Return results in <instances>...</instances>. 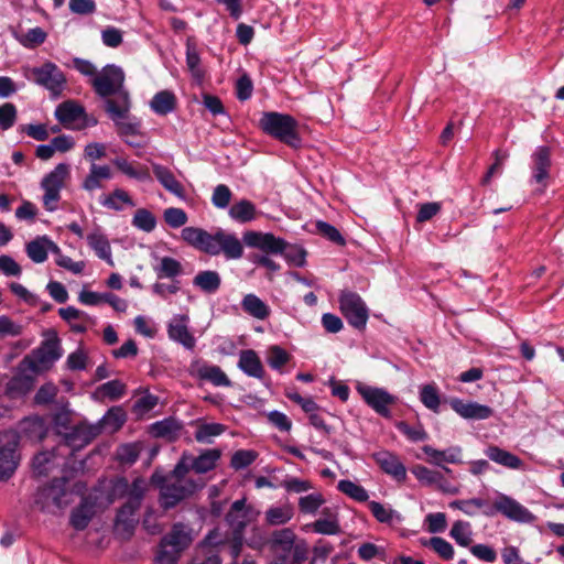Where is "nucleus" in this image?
Here are the masks:
<instances>
[{
    "instance_id": "obj_1",
    "label": "nucleus",
    "mask_w": 564,
    "mask_h": 564,
    "mask_svg": "<svg viewBox=\"0 0 564 564\" xmlns=\"http://www.w3.org/2000/svg\"><path fill=\"white\" fill-rule=\"evenodd\" d=\"M93 434L84 426H77L67 434L65 442L59 444L56 449L41 452L33 458L32 468L36 476H47L56 469H63L66 466V456L74 448L87 445Z\"/></svg>"
},
{
    "instance_id": "obj_2",
    "label": "nucleus",
    "mask_w": 564,
    "mask_h": 564,
    "mask_svg": "<svg viewBox=\"0 0 564 564\" xmlns=\"http://www.w3.org/2000/svg\"><path fill=\"white\" fill-rule=\"evenodd\" d=\"M151 482L160 489V503L164 509L175 507L203 486V484L186 477V474L176 475L175 468L169 476L155 470L151 476Z\"/></svg>"
},
{
    "instance_id": "obj_3",
    "label": "nucleus",
    "mask_w": 564,
    "mask_h": 564,
    "mask_svg": "<svg viewBox=\"0 0 564 564\" xmlns=\"http://www.w3.org/2000/svg\"><path fill=\"white\" fill-rule=\"evenodd\" d=\"M73 501V492L66 486V478L54 479L50 485L39 487L34 505L42 512L56 514Z\"/></svg>"
},
{
    "instance_id": "obj_4",
    "label": "nucleus",
    "mask_w": 564,
    "mask_h": 564,
    "mask_svg": "<svg viewBox=\"0 0 564 564\" xmlns=\"http://www.w3.org/2000/svg\"><path fill=\"white\" fill-rule=\"evenodd\" d=\"M23 74L28 80L45 88L53 96H59L66 86L64 73L53 62H45L35 67H24Z\"/></svg>"
},
{
    "instance_id": "obj_5",
    "label": "nucleus",
    "mask_w": 564,
    "mask_h": 564,
    "mask_svg": "<svg viewBox=\"0 0 564 564\" xmlns=\"http://www.w3.org/2000/svg\"><path fill=\"white\" fill-rule=\"evenodd\" d=\"M70 175V167L66 163L57 164L41 181L43 191L42 203L47 212H55L61 200V192Z\"/></svg>"
},
{
    "instance_id": "obj_6",
    "label": "nucleus",
    "mask_w": 564,
    "mask_h": 564,
    "mask_svg": "<svg viewBox=\"0 0 564 564\" xmlns=\"http://www.w3.org/2000/svg\"><path fill=\"white\" fill-rule=\"evenodd\" d=\"M192 542L191 530L182 524L173 525L171 532L163 538L161 549L156 555L160 564H175L180 553Z\"/></svg>"
},
{
    "instance_id": "obj_7",
    "label": "nucleus",
    "mask_w": 564,
    "mask_h": 564,
    "mask_svg": "<svg viewBox=\"0 0 564 564\" xmlns=\"http://www.w3.org/2000/svg\"><path fill=\"white\" fill-rule=\"evenodd\" d=\"M496 513H500L505 518L520 523H531L535 519L528 508L502 492H496L491 508L484 510L486 517H494Z\"/></svg>"
},
{
    "instance_id": "obj_8",
    "label": "nucleus",
    "mask_w": 564,
    "mask_h": 564,
    "mask_svg": "<svg viewBox=\"0 0 564 564\" xmlns=\"http://www.w3.org/2000/svg\"><path fill=\"white\" fill-rule=\"evenodd\" d=\"M206 253L209 256L224 254L227 260H238L243 256V245L235 234L218 228L209 235Z\"/></svg>"
},
{
    "instance_id": "obj_9",
    "label": "nucleus",
    "mask_w": 564,
    "mask_h": 564,
    "mask_svg": "<svg viewBox=\"0 0 564 564\" xmlns=\"http://www.w3.org/2000/svg\"><path fill=\"white\" fill-rule=\"evenodd\" d=\"M62 357V348L58 338L54 337L42 343L32 356L25 357L21 367L36 373L48 367Z\"/></svg>"
},
{
    "instance_id": "obj_10",
    "label": "nucleus",
    "mask_w": 564,
    "mask_h": 564,
    "mask_svg": "<svg viewBox=\"0 0 564 564\" xmlns=\"http://www.w3.org/2000/svg\"><path fill=\"white\" fill-rule=\"evenodd\" d=\"M339 308L348 324L356 329H364L369 318V310L359 294L343 291L339 295Z\"/></svg>"
},
{
    "instance_id": "obj_11",
    "label": "nucleus",
    "mask_w": 564,
    "mask_h": 564,
    "mask_svg": "<svg viewBox=\"0 0 564 564\" xmlns=\"http://www.w3.org/2000/svg\"><path fill=\"white\" fill-rule=\"evenodd\" d=\"M19 435L14 431L0 432V481L8 480L19 465Z\"/></svg>"
},
{
    "instance_id": "obj_12",
    "label": "nucleus",
    "mask_w": 564,
    "mask_h": 564,
    "mask_svg": "<svg viewBox=\"0 0 564 564\" xmlns=\"http://www.w3.org/2000/svg\"><path fill=\"white\" fill-rule=\"evenodd\" d=\"M123 83L124 73L122 68L116 65H107L91 79L96 93L104 98L119 95L120 93H128L123 88Z\"/></svg>"
},
{
    "instance_id": "obj_13",
    "label": "nucleus",
    "mask_w": 564,
    "mask_h": 564,
    "mask_svg": "<svg viewBox=\"0 0 564 564\" xmlns=\"http://www.w3.org/2000/svg\"><path fill=\"white\" fill-rule=\"evenodd\" d=\"M358 393L368 406H370L379 415L390 419V406L395 404L398 398L389 393L383 388L372 387L368 384H359L357 387Z\"/></svg>"
},
{
    "instance_id": "obj_14",
    "label": "nucleus",
    "mask_w": 564,
    "mask_h": 564,
    "mask_svg": "<svg viewBox=\"0 0 564 564\" xmlns=\"http://www.w3.org/2000/svg\"><path fill=\"white\" fill-rule=\"evenodd\" d=\"M219 457L220 453L217 449H207L197 457L184 453L175 465V474H187L191 469H194L198 474L207 473L215 468Z\"/></svg>"
},
{
    "instance_id": "obj_15",
    "label": "nucleus",
    "mask_w": 564,
    "mask_h": 564,
    "mask_svg": "<svg viewBox=\"0 0 564 564\" xmlns=\"http://www.w3.org/2000/svg\"><path fill=\"white\" fill-rule=\"evenodd\" d=\"M56 119L67 129L79 130L87 126H95L96 120H88L84 108L76 102L65 101L55 109Z\"/></svg>"
},
{
    "instance_id": "obj_16",
    "label": "nucleus",
    "mask_w": 564,
    "mask_h": 564,
    "mask_svg": "<svg viewBox=\"0 0 564 564\" xmlns=\"http://www.w3.org/2000/svg\"><path fill=\"white\" fill-rule=\"evenodd\" d=\"M259 514L252 507L246 506V499L236 500L226 520L234 531L235 540L241 542L245 528L252 522Z\"/></svg>"
},
{
    "instance_id": "obj_17",
    "label": "nucleus",
    "mask_w": 564,
    "mask_h": 564,
    "mask_svg": "<svg viewBox=\"0 0 564 564\" xmlns=\"http://www.w3.org/2000/svg\"><path fill=\"white\" fill-rule=\"evenodd\" d=\"M189 317L186 314H176L167 323V336L171 340L192 350L196 345V339L188 328Z\"/></svg>"
},
{
    "instance_id": "obj_18",
    "label": "nucleus",
    "mask_w": 564,
    "mask_h": 564,
    "mask_svg": "<svg viewBox=\"0 0 564 564\" xmlns=\"http://www.w3.org/2000/svg\"><path fill=\"white\" fill-rule=\"evenodd\" d=\"M242 241L247 247L259 249L268 254L282 252V239L274 237L270 232L247 230L242 235Z\"/></svg>"
},
{
    "instance_id": "obj_19",
    "label": "nucleus",
    "mask_w": 564,
    "mask_h": 564,
    "mask_svg": "<svg viewBox=\"0 0 564 564\" xmlns=\"http://www.w3.org/2000/svg\"><path fill=\"white\" fill-rule=\"evenodd\" d=\"M532 181L546 187L551 170V149L545 145L538 147L532 155Z\"/></svg>"
},
{
    "instance_id": "obj_20",
    "label": "nucleus",
    "mask_w": 564,
    "mask_h": 564,
    "mask_svg": "<svg viewBox=\"0 0 564 564\" xmlns=\"http://www.w3.org/2000/svg\"><path fill=\"white\" fill-rule=\"evenodd\" d=\"M422 451L427 456V462L432 465L442 467L446 473H451L452 470L448 467H445L443 464H462V455L463 451L459 446H451L446 449L440 451L430 445H424Z\"/></svg>"
},
{
    "instance_id": "obj_21",
    "label": "nucleus",
    "mask_w": 564,
    "mask_h": 564,
    "mask_svg": "<svg viewBox=\"0 0 564 564\" xmlns=\"http://www.w3.org/2000/svg\"><path fill=\"white\" fill-rule=\"evenodd\" d=\"M372 458L386 474L395 480L403 481L406 478L405 466L392 452L379 451L372 454Z\"/></svg>"
},
{
    "instance_id": "obj_22",
    "label": "nucleus",
    "mask_w": 564,
    "mask_h": 564,
    "mask_svg": "<svg viewBox=\"0 0 564 564\" xmlns=\"http://www.w3.org/2000/svg\"><path fill=\"white\" fill-rule=\"evenodd\" d=\"M307 556V543L304 540L295 539L292 531L284 529V563L303 564Z\"/></svg>"
},
{
    "instance_id": "obj_23",
    "label": "nucleus",
    "mask_w": 564,
    "mask_h": 564,
    "mask_svg": "<svg viewBox=\"0 0 564 564\" xmlns=\"http://www.w3.org/2000/svg\"><path fill=\"white\" fill-rule=\"evenodd\" d=\"M449 404L458 415L467 420H486L494 413L492 409L488 405L477 402H464L458 398L452 399Z\"/></svg>"
},
{
    "instance_id": "obj_24",
    "label": "nucleus",
    "mask_w": 564,
    "mask_h": 564,
    "mask_svg": "<svg viewBox=\"0 0 564 564\" xmlns=\"http://www.w3.org/2000/svg\"><path fill=\"white\" fill-rule=\"evenodd\" d=\"M192 373L200 380L208 381L216 387H229L230 380L220 367L208 365L205 362H196L192 365Z\"/></svg>"
},
{
    "instance_id": "obj_25",
    "label": "nucleus",
    "mask_w": 564,
    "mask_h": 564,
    "mask_svg": "<svg viewBox=\"0 0 564 564\" xmlns=\"http://www.w3.org/2000/svg\"><path fill=\"white\" fill-rule=\"evenodd\" d=\"M25 251L33 262L42 263L47 259L48 252L59 253V247L46 236H42L30 241Z\"/></svg>"
},
{
    "instance_id": "obj_26",
    "label": "nucleus",
    "mask_w": 564,
    "mask_h": 564,
    "mask_svg": "<svg viewBox=\"0 0 564 564\" xmlns=\"http://www.w3.org/2000/svg\"><path fill=\"white\" fill-rule=\"evenodd\" d=\"M152 170L159 183L167 192L181 199L186 198L184 186L176 180L175 175L169 167L158 163H152Z\"/></svg>"
},
{
    "instance_id": "obj_27",
    "label": "nucleus",
    "mask_w": 564,
    "mask_h": 564,
    "mask_svg": "<svg viewBox=\"0 0 564 564\" xmlns=\"http://www.w3.org/2000/svg\"><path fill=\"white\" fill-rule=\"evenodd\" d=\"M89 247L95 251L96 256L106 261L109 265H113L110 242L100 228L94 229L86 237Z\"/></svg>"
},
{
    "instance_id": "obj_28",
    "label": "nucleus",
    "mask_w": 564,
    "mask_h": 564,
    "mask_svg": "<svg viewBox=\"0 0 564 564\" xmlns=\"http://www.w3.org/2000/svg\"><path fill=\"white\" fill-rule=\"evenodd\" d=\"M484 453L491 462L506 468L521 469L523 466L522 459H520L517 455L497 445L488 446Z\"/></svg>"
},
{
    "instance_id": "obj_29",
    "label": "nucleus",
    "mask_w": 564,
    "mask_h": 564,
    "mask_svg": "<svg viewBox=\"0 0 564 564\" xmlns=\"http://www.w3.org/2000/svg\"><path fill=\"white\" fill-rule=\"evenodd\" d=\"M112 178V171L109 165H99L93 163L89 167V173L85 177L82 186L87 192H93L102 187V181Z\"/></svg>"
},
{
    "instance_id": "obj_30",
    "label": "nucleus",
    "mask_w": 564,
    "mask_h": 564,
    "mask_svg": "<svg viewBox=\"0 0 564 564\" xmlns=\"http://www.w3.org/2000/svg\"><path fill=\"white\" fill-rule=\"evenodd\" d=\"M153 271L158 279H175L183 273L182 263L172 257H155Z\"/></svg>"
},
{
    "instance_id": "obj_31",
    "label": "nucleus",
    "mask_w": 564,
    "mask_h": 564,
    "mask_svg": "<svg viewBox=\"0 0 564 564\" xmlns=\"http://www.w3.org/2000/svg\"><path fill=\"white\" fill-rule=\"evenodd\" d=\"M306 132V126L299 123L293 117L284 115V144L299 149Z\"/></svg>"
},
{
    "instance_id": "obj_32",
    "label": "nucleus",
    "mask_w": 564,
    "mask_h": 564,
    "mask_svg": "<svg viewBox=\"0 0 564 564\" xmlns=\"http://www.w3.org/2000/svg\"><path fill=\"white\" fill-rule=\"evenodd\" d=\"M99 204L104 206L105 208L115 210V212H121L123 210L124 206L134 207L135 204L132 200V198L129 196V194L121 189L116 188L109 194H104L99 197Z\"/></svg>"
},
{
    "instance_id": "obj_33",
    "label": "nucleus",
    "mask_w": 564,
    "mask_h": 564,
    "mask_svg": "<svg viewBox=\"0 0 564 564\" xmlns=\"http://www.w3.org/2000/svg\"><path fill=\"white\" fill-rule=\"evenodd\" d=\"M95 514V503L88 499H84L82 503L75 508L69 518L70 525L75 530H84L89 524Z\"/></svg>"
},
{
    "instance_id": "obj_34",
    "label": "nucleus",
    "mask_w": 564,
    "mask_h": 564,
    "mask_svg": "<svg viewBox=\"0 0 564 564\" xmlns=\"http://www.w3.org/2000/svg\"><path fill=\"white\" fill-rule=\"evenodd\" d=\"M221 284V278L217 271L204 270L199 271L193 278V285L206 294L216 293Z\"/></svg>"
},
{
    "instance_id": "obj_35",
    "label": "nucleus",
    "mask_w": 564,
    "mask_h": 564,
    "mask_svg": "<svg viewBox=\"0 0 564 564\" xmlns=\"http://www.w3.org/2000/svg\"><path fill=\"white\" fill-rule=\"evenodd\" d=\"M116 96L117 99H107L105 102L106 111L113 122L127 118L131 107L128 93H120Z\"/></svg>"
},
{
    "instance_id": "obj_36",
    "label": "nucleus",
    "mask_w": 564,
    "mask_h": 564,
    "mask_svg": "<svg viewBox=\"0 0 564 564\" xmlns=\"http://www.w3.org/2000/svg\"><path fill=\"white\" fill-rule=\"evenodd\" d=\"M209 235L207 230L198 227H184L181 231V238L188 246L206 253L207 245L209 240Z\"/></svg>"
},
{
    "instance_id": "obj_37",
    "label": "nucleus",
    "mask_w": 564,
    "mask_h": 564,
    "mask_svg": "<svg viewBox=\"0 0 564 564\" xmlns=\"http://www.w3.org/2000/svg\"><path fill=\"white\" fill-rule=\"evenodd\" d=\"M150 108L159 116H166L175 110L176 96L171 90H161L151 99Z\"/></svg>"
},
{
    "instance_id": "obj_38",
    "label": "nucleus",
    "mask_w": 564,
    "mask_h": 564,
    "mask_svg": "<svg viewBox=\"0 0 564 564\" xmlns=\"http://www.w3.org/2000/svg\"><path fill=\"white\" fill-rule=\"evenodd\" d=\"M368 507L375 519L380 523L393 525L401 523L403 520L402 516L397 510L381 502L372 500L368 502Z\"/></svg>"
},
{
    "instance_id": "obj_39",
    "label": "nucleus",
    "mask_w": 564,
    "mask_h": 564,
    "mask_svg": "<svg viewBox=\"0 0 564 564\" xmlns=\"http://www.w3.org/2000/svg\"><path fill=\"white\" fill-rule=\"evenodd\" d=\"M229 217L240 224L250 223L257 217L256 205L248 199L236 202L229 207Z\"/></svg>"
},
{
    "instance_id": "obj_40",
    "label": "nucleus",
    "mask_w": 564,
    "mask_h": 564,
    "mask_svg": "<svg viewBox=\"0 0 564 564\" xmlns=\"http://www.w3.org/2000/svg\"><path fill=\"white\" fill-rule=\"evenodd\" d=\"M28 369H23L20 366V372L17 373L7 386V391L11 397H20L30 392L34 386V377L32 375H26L24 371Z\"/></svg>"
},
{
    "instance_id": "obj_41",
    "label": "nucleus",
    "mask_w": 564,
    "mask_h": 564,
    "mask_svg": "<svg viewBox=\"0 0 564 564\" xmlns=\"http://www.w3.org/2000/svg\"><path fill=\"white\" fill-rule=\"evenodd\" d=\"M238 367L249 377L260 378L263 373L261 361L253 350L240 352Z\"/></svg>"
},
{
    "instance_id": "obj_42",
    "label": "nucleus",
    "mask_w": 564,
    "mask_h": 564,
    "mask_svg": "<svg viewBox=\"0 0 564 564\" xmlns=\"http://www.w3.org/2000/svg\"><path fill=\"white\" fill-rule=\"evenodd\" d=\"M182 430V423L173 417L164 419L151 425V434L167 440L175 438Z\"/></svg>"
},
{
    "instance_id": "obj_43",
    "label": "nucleus",
    "mask_w": 564,
    "mask_h": 564,
    "mask_svg": "<svg viewBox=\"0 0 564 564\" xmlns=\"http://www.w3.org/2000/svg\"><path fill=\"white\" fill-rule=\"evenodd\" d=\"M140 507L133 500H128L127 503L119 510L116 520V529L118 531L123 530L131 533L135 523L134 512Z\"/></svg>"
},
{
    "instance_id": "obj_44",
    "label": "nucleus",
    "mask_w": 564,
    "mask_h": 564,
    "mask_svg": "<svg viewBox=\"0 0 564 564\" xmlns=\"http://www.w3.org/2000/svg\"><path fill=\"white\" fill-rule=\"evenodd\" d=\"M241 305L246 313L258 319L267 318L270 312L268 305L254 294H247Z\"/></svg>"
},
{
    "instance_id": "obj_45",
    "label": "nucleus",
    "mask_w": 564,
    "mask_h": 564,
    "mask_svg": "<svg viewBox=\"0 0 564 564\" xmlns=\"http://www.w3.org/2000/svg\"><path fill=\"white\" fill-rule=\"evenodd\" d=\"M126 412L120 406H113L100 420L101 429L113 433L118 431L126 422Z\"/></svg>"
},
{
    "instance_id": "obj_46",
    "label": "nucleus",
    "mask_w": 564,
    "mask_h": 564,
    "mask_svg": "<svg viewBox=\"0 0 564 564\" xmlns=\"http://www.w3.org/2000/svg\"><path fill=\"white\" fill-rule=\"evenodd\" d=\"M186 65L193 78L200 83L205 76V70L200 63V56L195 44L187 42L186 44Z\"/></svg>"
},
{
    "instance_id": "obj_47",
    "label": "nucleus",
    "mask_w": 564,
    "mask_h": 564,
    "mask_svg": "<svg viewBox=\"0 0 564 564\" xmlns=\"http://www.w3.org/2000/svg\"><path fill=\"white\" fill-rule=\"evenodd\" d=\"M113 123L117 127L119 135L124 139L126 143L129 145H135L128 138L140 134L141 121L138 118L128 115L127 118L120 119Z\"/></svg>"
},
{
    "instance_id": "obj_48",
    "label": "nucleus",
    "mask_w": 564,
    "mask_h": 564,
    "mask_svg": "<svg viewBox=\"0 0 564 564\" xmlns=\"http://www.w3.org/2000/svg\"><path fill=\"white\" fill-rule=\"evenodd\" d=\"M337 489L350 499L358 502H366L369 499L368 491L359 484L349 479H341L337 484Z\"/></svg>"
},
{
    "instance_id": "obj_49",
    "label": "nucleus",
    "mask_w": 564,
    "mask_h": 564,
    "mask_svg": "<svg viewBox=\"0 0 564 564\" xmlns=\"http://www.w3.org/2000/svg\"><path fill=\"white\" fill-rule=\"evenodd\" d=\"M420 400L429 410L438 413L441 397L435 384L429 383L420 388Z\"/></svg>"
},
{
    "instance_id": "obj_50",
    "label": "nucleus",
    "mask_w": 564,
    "mask_h": 564,
    "mask_svg": "<svg viewBox=\"0 0 564 564\" xmlns=\"http://www.w3.org/2000/svg\"><path fill=\"white\" fill-rule=\"evenodd\" d=\"M112 163L120 172H122L124 175H127L130 178H134V180L141 181V182L150 180V173L147 169L138 170L123 158H116L112 161Z\"/></svg>"
},
{
    "instance_id": "obj_51",
    "label": "nucleus",
    "mask_w": 564,
    "mask_h": 564,
    "mask_svg": "<svg viewBox=\"0 0 564 564\" xmlns=\"http://www.w3.org/2000/svg\"><path fill=\"white\" fill-rule=\"evenodd\" d=\"M225 426L220 423H202L195 432V438L200 443H212L213 438L221 435Z\"/></svg>"
},
{
    "instance_id": "obj_52",
    "label": "nucleus",
    "mask_w": 564,
    "mask_h": 564,
    "mask_svg": "<svg viewBox=\"0 0 564 564\" xmlns=\"http://www.w3.org/2000/svg\"><path fill=\"white\" fill-rule=\"evenodd\" d=\"M132 225L139 230L151 232L156 227V218L150 210L140 208L133 215Z\"/></svg>"
},
{
    "instance_id": "obj_53",
    "label": "nucleus",
    "mask_w": 564,
    "mask_h": 564,
    "mask_svg": "<svg viewBox=\"0 0 564 564\" xmlns=\"http://www.w3.org/2000/svg\"><path fill=\"white\" fill-rule=\"evenodd\" d=\"M306 250L299 245L284 242V261L292 267H304L306 263Z\"/></svg>"
},
{
    "instance_id": "obj_54",
    "label": "nucleus",
    "mask_w": 564,
    "mask_h": 564,
    "mask_svg": "<svg viewBox=\"0 0 564 564\" xmlns=\"http://www.w3.org/2000/svg\"><path fill=\"white\" fill-rule=\"evenodd\" d=\"M260 123L267 133L282 140V115L267 112L263 115Z\"/></svg>"
},
{
    "instance_id": "obj_55",
    "label": "nucleus",
    "mask_w": 564,
    "mask_h": 564,
    "mask_svg": "<svg viewBox=\"0 0 564 564\" xmlns=\"http://www.w3.org/2000/svg\"><path fill=\"white\" fill-rule=\"evenodd\" d=\"M47 33L40 26L29 29L19 36V42L26 48H34L45 42Z\"/></svg>"
},
{
    "instance_id": "obj_56",
    "label": "nucleus",
    "mask_w": 564,
    "mask_h": 564,
    "mask_svg": "<svg viewBox=\"0 0 564 564\" xmlns=\"http://www.w3.org/2000/svg\"><path fill=\"white\" fill-rule=\"evenodd\" d=\"M126 392V386L120 380H111L98 387L96 393L109 400H118Z\"/></svg>"
},
{
    "instance_id": "obj_57",
    "label": "nucleus",
    "mask_w": 564,
    "mask_h": 564,
    "mask_svg": "<svg viewBox=\"0 0 564 564\" xmlns=\"http://www.w3.org/2000/svg\"><path fill=\"white\" fill-rule=\"evenodd\" d=\"M325 499L321 492H312L299 499L301 512L314 514L324 505Z\"/></svg>"
},
{
    "instance_id": "obj_58",
    "label": "nucleus",
    "mask_w": 564,
    "mask_h": 564,
    "mask_svg": "<svg viewBox=\"0 0 564 564\" xmlns=\"http://www.w3.org/2000/svg\"><path fill=\"white\" fill-rule=\"evenodd\" d=\"M449 534L460 546H468L471 542V530L468 522L456 521L453 524Z\"/></svg>"
},
{
    "instance_id": "obj_59",
    "label": "nucleus",
    "mask_w": 564,
    "mask_h": 564,
    "mask_svg": "<svg viewBox=\"0 0 564 564\" xmlns=\"http://www.w3.org/2000/svg\"><path fill=\"white\" fill-rule=\"evenodd\" d=\"M313 531L319 534L335 535L340 532L337 518L330 514L328 518H321L313 523Z\"/></svg>"
},
{
    "instance_id": "obj_60",
    "label": "nucleus",
    "mask_w": 564,
    "mask_h": 564,
    "mask_svg": "<svg viewBox=\"0 0 564 564\" xmlns=\"http://www.w3.org/2000/svg\"><path fill=\"white\" fill-rule=\"evenodd\" d=\"M315 230L317 234H319L324 238L328 239L329 241H332L338 246H344L346 242L345 238L341 236L339 230L326 221H323V220L316 221Z\"/></svg>"
},
{
    "instance_id": "obj_61",
    "label": "nucleus",
    "mask_w": 564,
    "mask_h": 564,
    "mask_svg": "<svg viewBox=\"0 0 564 564\" xmlns=\"http://www.w3.org/2000/svg\"><path fill=\"white\" fill-rule=\"evenodd\" d=\"M397 429L403 435H405L411 442H422L429 438V434L421 424L415 426L409 425L406 422H398Z\"/></svg>"
},
{
    "instance_id": "obj_62",
    "label": "nucleus",
    "mask_w": 564,
    "mask_h": 564,
    "mask_svg": "<svg viewBox=\"0 0 564 564\" xmlns=\"http://www.w3.org/2000/svg\"><path fill=\"white\" fill-rule=\"evenodd\" d=\"M257 457V452L252 449H239L232 455L230 465L236 470L243 469L251 465Z\"/></svg>"
},
{
    "instance_id": "obj_63",
    "label": "nucleus",
    "mask_w": 564,
    "mask_h": 564,
    "mask_svg": "<svg viewBox=\"0 0 564 564\" xmlns=\"http://www.w3.org/2000/svg\"><path fill=\"white\" fill-rule=\"evenodd\" d=\"M163 218L171 228H180L188 220L187 214L177 207L166 208L163 213Z\"/></svg>"
},
{
    "instance_id": "obj_64",
    "label": "nucleus",
    "mask_w": 564,
    "mask_h": 564,
    "mask_svg": "<svg viewBox=\"0 0 564 564\" xmlns=\"http://www.w3.org/2000/svg\"><path fill=\"white\" fill-rule=\"evenodd\" d=\"M232 193L230 188L225 184H219L214 188L212 195V203L216 208L225 209L229 207Z\"/></svg>"
}]
</instances>
